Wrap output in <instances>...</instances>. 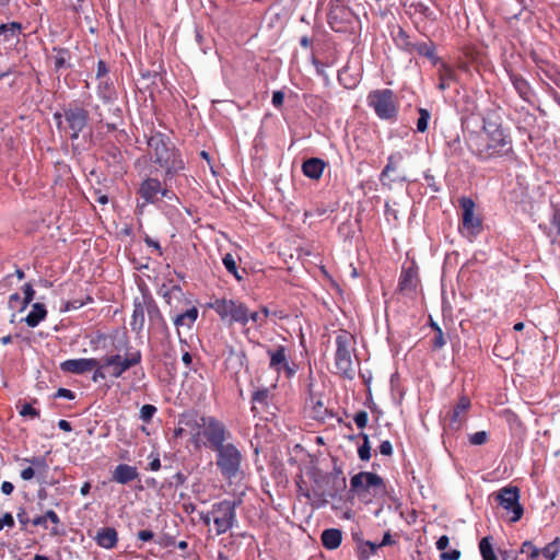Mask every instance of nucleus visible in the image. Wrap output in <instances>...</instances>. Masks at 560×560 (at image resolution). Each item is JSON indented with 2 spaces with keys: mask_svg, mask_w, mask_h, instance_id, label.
I'll return each mask as SVG.
<instances>
[{
  "mask_svg": "<svg viewBox=\"0 0 560 560\" xmlns=\"http://www.w3.org/2000/svg\"><path fill=\"white\" fill-rule=\"evenodd\" d=\"M22 290L24 296L22 301V306L19 307V312H23L24 310H26V307L31 304L35 296V290L33 289V285L31 283H25L22 287Z\"/></svg>",
  "mask_w": 560,
  "mask_h": 560,
  "instance_id": "nucleus-36",
  "label": "nucleus"
},
{
  "mask_svg": "<svg viewBox=\"0 0 560 560\" xmlns=\"http://www.w3.org/2000/svg\"><path fill=\"white\" fill-rule=\"evenodd\" d=\"M269 397H270V392L268 388H260V389H257L256 392H254L253 397H252V401H253L254 406L252 407V410L254 412L256 411L255 404H258L261 406H267L269 402Z\"/></svg>",
  "mask_w": 560,
  "mask_h": 560,
  "instance_id": "nucleus-34",
  "label": "nucleus"
},
{
  "mask_svg": "<svg viewBox=\"0 0 560 560\" xmlns=\"http://www.w3.org/2000/svg\"><path fill=\"white\" fill-rule=\"evenodd\" d=\"M402 160V154L400 152L393 153L387 159V164L382 171V176H386L389 172L396 170V165Z\"/></svg>",
  "mask_w": 560,
  "mask_h": 560,
  "instance_id": "nucleus-38",
  "label": "nucleus"
},
{
  "mask_svg": "<svg viewBox=\"0 0 560 560\" xmlns=\"http://www.w3.org/2000/svg\"><path fill=\"white\" fill-rule=\"evenodd\" d=\"M492 536H486L479 541V552L482 560H498V557L493 549Z\"/></svg>",
  "mask_w": 560,
  "mask_h": 560,
  "instance_id": "nucleus-29",
  "label": "nucleus"
},
{
  "mask_svg": "<svg viewBox=\"0 0 560 560\" xmlns=\"http://www.w3.org/2000/svg\"><path fill=\"white\" fill-rule=\"evenodd\" d=\"M417 52L419 56L428 58L433 66L440 62V58L436 55V47L432 40L417 42L412 44L411 54Z\"/></svg>",
  "mask_w": 560,
  "mask_h": 560,
  "instance_id": "nucleus-22",
  "label": "nucleus"
},
{
  "mask_svg": "<svg viewBox=\"0 0 560 560\" xmlns=\"http://www.w3.org/2000/svg\"><path fill=\"white\" fill-rule=\"evenodd\" d=\"M240 502L222 500L211 508L212 522L214 524L217 535L225 534L237 522L236 508Z\"/></svg>",
  "mask_w": 560,
  "mask_h": 560,
  "instance_id": "nucleus-8",
  "label": "nucleus"
},
{
  "mask_svg": "<svg viewBox=\"0 0 560 560\" xmlns=\"http://www.w3.org/2000/svg\"><path fill=\"white\" fill-rule=\"evenodd\" d=\"M208 307L213 310L222 322H228L230 325L246 326L248 324V307L238 300L215 299L208 303Z\"/></svg>",
  "mask_w": 560,
  "mask_h": 560,
  "instance_id": "nucleus-5",
  "label": "nucleus"
},
{
  "mask_svg": "<svg viewBox=\"0 0 560 560\" xmlns=\"http://www.w3.org/2000/svg\"><path fill=\"white\" fill-rule=\"evenodd\" d=\"M488 441V433L486 431H478L469 435V442L472 445H482Z\"/></svg>",
  "mask_w": 560,
  "mask_h": 560,
  "instance_id": "nucleus-48",
  "label": "nucleus"
},
{
  "mask_svg": "<svg viewBox=\"0 0 560 560\" xmlns=\"http://www.w3.org/2000/svg\"><path fill=\"white\" fill-rule=\"evenodd\" d=\"M23 462L28 463L31 467H34L35 471L42 474L48 470V464L44 456H33L24 458Z\"/></svg>",
  "mask_w": 560,
  "mask_h": 560,
  "instance_id": "nucleus-35",
  "label": "nucleus"
},
{
  "mask_svg": "<svg viewBox=\"0 0 560 560\" xmlns=\"http://www.w3.org/2000/svg\"><path fill=\"white\" fill-rule=\"evenodd\" d=\"M326 163L319 158H311L303 162L302 172L311 179H319L324 173Z\"/></svg>",
  "mask_w": 560,
  "mask_h": 560,
  "instance_id": "nucleus-21",
  "label": "nucleus"
},
{
  "mask_svg": "<svg viewBox=\"0 0 560 560\" xmlns=\"http://www.w3.org/2000/svg\"><path fill=\"white\" fill-rule=\"evenodd\" d=\"M438 75H439V84L438 89L441 91H445L450 88V83L455 80V71L452 67L441 61L436 65Z\"/></svg>",
  "mask_w": 560,
  "mask_h": 560,
  "instance_id": "nucleus-25",
  "label": "nucleus"
},
{
  "mask_svg": "<svg viewBox=\"0 0 560 560\" xmlns=\"http://www.w3.org/2000/svg\"><path fill=\"white\" fill-rule=\"evenodd\" d=\"M96 544L105 549H113L118 541L117 530L113 527L101 528L95 536Z\"/></svg>",
  "mask_w": 560,
  "mask_h": 560,
  "instance_id": "nucleus-23",
  "label": "nucleus"
},
{
  "mask_svg": "<svg viewBox=\"0 0 560 560\" xmlns=\"http://www.w3.org/2000/svg\"><path fill=\"white\" fill-rule=\"evenodd\" d=\"M378 451L384 456H390L393 454V445L389 441H383L380 446Z\"/></svg>",
  "mask_w": 560,
  "mask_h": 560,
  "instance_id": "nucleus-58",
  "label": "nucleus"
},
{
  "mask_svg": "<svg viewBox=\"0 0 560 560\" xmlns=\"http://www.w3.org/2000/svg\"><path fill=\"white\" fill-rule=\"evenodd\" d=\"M20 415L32 419L39 418V410L35 409L31 404L25 402L21 406Z\"/></svg>",
  "mask_w": 560,
  "mask_h": 560,
  "instance_id": "nucleus-47",
  "label": "nucleus"
},
{
  "mask_svg": "<svg viewBox=\"0 0 560 560\" xmlns=\"http://www.w3.org/2000/svg\"><path fill=\"white\" fill-rule=\"evenodd\" d=\"M222 262H223L225 269L230 273H232L237 280L242 279V277L240 276L238 270H237L236 260L232 254H225L222 259Z\"/></svg>",
  "mask_w": 560,
  "mask_h": 560,
  "instance_id": "nucleus-37",
  "label": "nucleus"
},
{
  "mask_svg": "<svg viewBox=\"0 0 560 560\" xmlns=\"http://www.w3.org/2000/svg\"><path fill=\"white\" fill-rule=\"evenodd\" d=\"M418 283L419 278L417 268L413 266L402 268L398 282L399 291L404 293L413 292L416 291Z\"/></svg>",
  "mask_w": 560,
  "mask_h": 560,
  "instance_id": "nucleus-19",
  "label": "nucleus"
},
{
  "mask_svg": "<svg viewBox=\"0 0 560 560\" xmlns=\"http://www.w3.org/2000/svg\"><path fill=\"white\" fill-rule=\"evenodd\" d=\"M468 150L481 162L505 159L513 155L511 135L498 119L485 117L482 127L467 140Z\"/></svg>",
  "mask_w": 560,
  "mask_h": 560,
  "instance_id": "nucleus-1",
  "label": "nucleus"
},
{
  "mask_svg": "<svg viewBox=\"0 0 560 560\" xmlns=\"http://www.w3.org/2000/svg\"><path fill=\"white\" fill-rule=\"evenodd\" d=\"M47 317V310L43 303H34L31 312L24 318L26 325L31 328H35Z\"/></svg>",
  "mask_w": 560,
  "mask_h": 560,
  "instance_id": "nucleus-24",
  "label": "nucleus"
},
{
  "mask_svg": "<svg viewBox=\"0 0 560 560\" xmlns=\"http://www.w3.org/2000/svg\"><path fill=\"white\" fill-rule=\"evenodd\" d=\"M138 477L139 472L137 467L128 464L117 465L112 472V480L120 485H127L138 479Z\"/></svg>",
  "mask_w": 560,
  "mask_h": 560,
  "instance_id": "nucleus-20",
  "label": "nucleus"
},
{
  "mask_svg": "<svg viewBox=\"0 0 560 560\" xmlns=\"http://www.w3.org/2000/svg\"><path fill=\"white\" fill-rule=\"evenodd\" d=\"M520 489L516 486H506L501 488L494 494L498 504L508 513L511 514L510 522L515 523L523 516L524 509L520 503Z\"/></svg>",
  "mask_w": 560,
  "mask_h": 560,
  "instance_id": "nucleus-9",
  "label": "nucleus"
},
{
  "mask_svg": "<svg viewBox=\"0 0 560 560\" xmlns=\"http://www.w3.org/2000/svg\"><path fill=\"white\" fill-rule=\"evenodd\" d=\"M1 491L5 495L12 494V492L14 491V485L10 481H3L1 483Z\"/></svg>",
  "mask_w": 560,
  "mask_h": 560,
  "instance_id": "nucleus-64",
  "label": "nucleus"
},
{
  "mask_svg": "<svg viewBox=\"0 0 560 560\" xmlns=\"http://www.w3.org/2000/svg\"><path fill=\"white\" fill-rule=\"evenodd\" d=\"M269 357V369L278 375L284 374L288 378L294 376L296 369L290 364L289 351L284 345H278L275 348L267 349Z\"/></svg>",
  "mask_w": 560,
  "mask_h": 560,
  "instance_id": "nucleus-13",
  "label": "nucleus"
},
{
  "mask_svg": "<svg viewBox=\"0 0 560 560\" xmlns=\"http://www.w3.org/2000/svg\"><path fill=\"white\" fill-rule=\"evenodd\" d=\"M284 102V93L282 91H275L272 94L271 103L276 108H280Z\"/></svg>",
  "mask_w": 560,
  "mask_h": 560,
  "instance_id": "nucleus-55",
  "label": "nucleus"
},
{
  "mask_svg": "<svg viewBox=\"0 0 560 560\" xmlns=\"http://www.w3.org/2000/svg\"><path fill=\"white\" fill-rule=\"evenodd\" d=\"M97 364L98 360L95 358L69 359L61 362L60 369L65 373L82 375L91 372Z\"/></svg>",
  "mask_w": 560,
  "mask_h": 560,
  "instance_id": "nucleus-17",
  "label": "nucleus"
},
{
  "mask_svg": "<svg viewBox=\"0 0 560 560\" xmlns=\"http://www.w3.org/2000/svg\"><path fill=\"white\" fill-rule=\"evenodd\" d=\"M161 198L167 199L170 201H178L176 194L172 189H168L166 187V182H164V185H163V188H162V191L160 195V199Z\"/></svg>",
  "mask_w": 560,
  "mask_h": 560,
  "instance_id": "nucleus-53",
  "label": "nucleus"
},
{
  "mask_svg": "<svg viewBox=\"0 0 560 560\" xmlns=\"http://www.w3.org/2000/svg\"><path fill=\"white\" fill-rule=\"evenodd\" d=\"M97 95L104 102H110L115 97V89L109 80H103L97 85Z\"/></svg>",
  "mask_w": 560,
  "mask_h": 560,
  "instance_id": "nucleus-30",
  "label": "nucleus"
},
{
  "mask_svg": "<svg viewBox=\"0 0 560 560\" xmlns=\"http://www.w3.org/2000/svg\"><path fill=\"white\" fill-rule=\"evenodd\" d=\"M142 354L140 350L129 352L126 357L120 354L106 355L103 361L105 368H107V374L109 377L119 378L132 366L140 364Z\"/></svg>",
  "mask_w": 560,
  "mask_h": 560,
  "instance_id": "nucleus-11",
  "label": "nucleus"
},
{
  "mask_svg": "<svg viewBox=\"0 0 560 560\" xmlns=\"http://www.w3.org/2000/svg\"><path fill=\"white\" fill-rule=\"evenodd\" d=\"M433 348L441 349L445 346V339L441 327H436L435 337L433 339Z\"/></svg>",
  "mask_w": 560,
  "mask_h": 560,
  "instance_id": "nucleus-52",
  "label": "nucleus"
},
{
  "mask_svg": "<svg viewBox=\"0 0 560 560\" xmlns=\"http://www.w3.org/2000/svg\"><path fill=\"white\" fill-rule=\"evenodd\" d=\"M510 80H511L513 86L515 88V90L517 91L518 95L523 100H529V97L532 95V90H530L529 83L523 77L515 74V73L510 74Z\"/></svg>",
  "mask_w": 560,
  "mask_h": 560,
  "instance_id": "nucleus-28",
  "label": "nucleus"
},
{
  "mask_svg": "<svg viewBox=\"0 0 560 560\" xmlns=\"http://www.w3.org/2000/svg\"><path fill=\"white\" fill-rule=\"evenodd\" d=\"M460 557V552L457 549H452L448 551H443L440 555L441 560H458Z\"/></svg>",
  "mask_w": 560,
  "mask_h": 560,
  "instance_id": "nucleus-54",
  "label": "nucleus"
},
{
  "mask_svg": "<svg viewBox=\"0 0 560 560\" xmlns=\"http://www.w3.org/2000/svg\"><path fill=\"white\" fill-rule=\"evenodd\" d=\"M109 72V69L104 60H98L97 62V71H96V78L103 79L107 75Z\"/></svg>",
  "mask_w": 560,
  "mask_h": 560,
  "instance_id": "nucleus-57",
  "label": "nucleus"
},
{
  "mask_svg": "<svg viewBox=\"0 0 560 560\" xmlns=\"http://www.w3.org/2000/svg\"><path fill=\"white\" fill-rule=\"evenodd\" d=\"M448 544H450L448 537L446 535H443L438 539V541L435 544L436 549L443 552L448 547Z\"/></svg>",
  "mask_w": 560,
  "mask_h": 560,
  "instance_id": "nucleus-63",
  "label": "nucleus"
},
{
  "mask_svg": "<svg viewBox=\"0 0 560 560\" xmlns=\"http://www.w3.org/2000/svg\"><path fill=\"white\" fill-rule=\"evenodd\" d=\"M69 58V52L66 49H58L54 58L56 70H60L66 67Z\"/></svg>",
  "mask_w": 560,
  "mask_h": 560,
  "instance_id": "nucleus-44",
  "label": "nucleus"
},
{
  "mask_svg": "<svg viewBox=\"0 0 560 560\" xmlns=\"http://www.w3.org/2000/svg\"><path fill=\"white\" fill-rule=\"evenodd\" d=\"M145 313H148L150 319L153 317H160V311L152 302L140 301L138 299L133 302V311L130 320V327L132 331L140 334L144 327Z\"/></svg>",
  "mask_w": 560,
  "mask_h": 560,
  "instance_id": "nucleus-14",
  "label": "nucleus"
},
{
  "mask_svg": "<svg viewBox=\"0 0 560 560\" xmlns=\"http://www.w3.org/2000/svg\"><path fill=\"white\" fill-rule=\"evenodd\" d=\"M368 105L383 120L396 118L398 106L395 93L389 89L373 90L366 97Z\"/></svg>",
  "mask_w": 560,
  "mask_h": 560,
  "instance_id": "nucleus-7",
  "label": "nucleus"
},
{
  "mask_svg": "<svg viewBox=\"0 0 560 560\" xmlns=\"http://www.w3.org/2000/svg\"><path fill=\"white\" fill-rule=\"evenodd\" d=\"M521 552L526 553L530 560H535L540 555V549L534 546L530 541H524L521 547Z\"/></svg>",
  "mask_w": 560,
  "mask_h": 560,
  "instance_id": "nucleus-43",
  "label": "nucleus"
},
{
  "mask_svg": "<svg viewBox=\"0 0 560 560\" xmlns=\"http://www.w3.org/2000/svg\"><path fill=\"white\" fill-rule=\"evenodd\" d=\"M471 406L470 399L466 395H462L458 398L457 404L455 405L451 420H450V428L454 431H459L464 423L466 422V413L469 410Z\"/></svg>",
  "mask_w": 560,
  "mask_h": 560,
  "instance_id": "nucleus-18",
  "label": "nucleus"
},
{
  "mask_svg": "<svg viewBox=\"0 0 560 560\" xmlns=\"http://www.w3.org/2000/svg\"><path fill=\"white\" fill-rule=\"evenodd\" d=\"M156 413V407L153 405H143L140 409V419L143 422H150Z\"/></svg>",
  "mask_w": 560,
  "mask_h": 560,
  "instance_id": "nucleus-46",
  "label": "nucleus"
},
{
  "mask_svg": "<svg viewBox=\"0 0 560 560\" xmlns=\"http://www.w3.org/2000/svg\"><path fill=\"white\" fill-rule=\"evenodd\" d=\"M335 342V366L339 374L345 377L352 378L354 373L352 361L354 338L350 332L340 330L336 336Z\"/></svg>",
  "mask_w": 560,
  "mask_h": 560,
  "instance_id": "nucleus-6",
  "label": "nucleus"
},
{
  "mask_svg": "<svg viewBox=\"0 0 560 560\" xmlns=\"http://www.w3.org/2000/svg\"><path fill=\"white\" fill-rule=\"evenodd\" d=\"M252 320L256 323L258 326L264 325L266 322L261 317V313L259 312H249L248 311V322Z\"/></svg>",
  "mask_w": 560,
  "mask_h": 560,
  "instance_id": "nucleus-61",
  "label": "nucleus"
},
{
  "mask_svg": "<svg viewBox=\"0 0 560 560\" xmlns=\"http://www.w3.org/2000/svg\"><path fill=\"white\" fill-rule=\"evenodd\" d=\"M363 443L358 448V455L362 460H369L371 458V446L368 434H362Z\"/></svg>",
  "mask_w": 560,
  "mask_h": 560,
  "instance_id": "nucleus-42",
  "label": "nucleus"
},
{
  "mask_svg": "<svg viewBox=\"0 0 560 560\" xmlns=\"http://www.w3.org/2000/svg\"><path fill=\"white\" fill-rule=\"evenodd\" d=\"M62 117H65L67 126L70 130V138L72 140H77L88 124V110L82 107H71L66 109L63 115L60 113H55L54 119L59 129L62 128Z\"/></svg>",
  "mask_w": 560,
  "mask_h": 560,
  "instance_id": "nucleus-10",
  "label": "nucleus"
},
{
  "mask_svg": "<svg viewBox=\"0 0 560 560\" xmlns=\"http://www.w3.org/2000/svg\"><path fill=\"white\" fill-rule=\"evenodd\" d=\"M55 398H66L72 400L75 398V394L68 388H59L55 394Z\"/></svg>",
  "mask_w": 560,
  "mask_h": 560,
  "instance_id": "nucleus-56",
  "label": "nucleus"
},
{
  "mask_svg": "<svg viewBox=\"0 0 560 560\" xmlns=\"http://www.w3.org/2000/svg\"><path fill=\"white\" fill-rule=\"evenodd\" d=\"M394 42L399 49L411 54V47L415 43L411 42L409 35L402 28L397 31L394 36Z\"/></svg>",
  "mask_w": 560,
  "mask_h": 560,
  "instance_id": "nucleus-31",
  "label": "nucleus"
},
{
  "mask_svg": "<svg viewBox=\"0 0 560 560\" xmlns=\"http://www.w3.org/2000/svg\"><path fill=\"white\" fill-rule=\"evenodd\" d=\"M323 546L328 550L337 549L342 540V533L337 528H328L320 536Z\"/></svg>",
  "mask_w": 560,
  "mask_h": 560,
  "instance_id": "nucleus-26",
  "label": "nucleus"
},
{
  "mask_svg": "<svg viewBox=\"0 0 560 560\" xmlns=\"http://www.w3.org/2000/svg\"><path fill=\"white\" fill-rule=\"evenodd\" d=\"M213 451L217 453L215 464L222 477L232 482L241 474L243 462L241 451L232 443H223Z\"/></svg>",
  "mask_w": 560,
  "mask_h": 560,
  "instance_id": "nucleus-4",
  "label": "nucleus"
},
{
  "mask_svg": "<svg viewBox=\"0 0 560 560\" xmlns=\"http://www.w3.org/2000/svg\"><path fill=\"white\" fill-rule=\"evenodd\" d=\"M350 487L352 491L363 493L370 489H382L384 487V481L382 477L374 472L362 471L352 476L350 479Z\"/></svg>",
  "mask_w": 560,
  "mask_h": 560,
  "instance_id": "nucleus-15",
  "label": "nucleus"
},
{
  "mask_svg": "<svg viewBox=\"0 0 560 560\" xmlns=\"http://www.w3.org/2000/svg\"><path fill=\"white\" fill-rule=\"evenodd\" d=\"M353 421L359 429H364L369 421V415L366 411L361 410L353 417Z\"/></svg>",
  "mask_w": 560,
  "mask_h": 560,
  "instance_id": "nucleus-49",
  "label": "nucleus"
},
{
  "mask_svg": "<svg viewBox=\"0 0 560 560\" xmlns=\"http://www.w3.org/2000/svg\"><path fill=\"white\" fill-rule=\"evenodd\" d=\"M430 117H431V115H430L429 110H427L424 108L419 109V117L417 120V130L419 132L427 131Z\"/></svg>",
  "mask_w": 560,
  "mask_h": 560,
  "instance_id": "nucleus-39",
  "label": "nucleus"
},
{
  "mask_svg": "<svg viewBox=\"0 0 560 560\" xmlns=\"http://www.w3.org/2000/svg\"><path fill=\"white\" fill-rule=\"evenodd\" d=\"M35 475H36V471L34 469V467H31V466L22 469L20 472L21 478L25 481L33 479L35 477Z\"/></svg>",
  "mask_w": 560,
  "mask_h": 560,
  "instance_id": "nucleus-59",
  "label": "nucleus"
},
{
  "mask_svg": "<svg viewBox=\"0 0 560 560\" xmlns=\"http://www.w3.org/2000/svg\"><path fill=\"white\" fill-rule=\"evenodd\" d=\"M460 207L463 210V229L471 235L480 232L481 221L475 215V203L469 198L460 199Z\"/></svg>",
  "mask_w": 560,
  "mask_h": 560,
  "instance_id": "nucleus-16",
  "label": "nucleus"
},
{
  "mask_svg": "<svg viewBox=\"0 0 560 560\" xmlns=\"http://www.w3.org/2000/svg\"><path fill=\"white\" fill-rule=\"evenodd\" d=\"M147 144L149 160L164 172V182L185 170L180 151L166 135L154 132L148 138Z\"/></svg>",
  "mask_w": 560,
  "mask_h": 560,
  "instance_id": "nucleus-3",
  "label": "nucleus"
},
{
  "mask_svg": "<svg viewBox=\"0 0 560 560\" xmlns=\"http://www.w3.org/2000/svg\"><path fill=\"white\" fill-rule=\"evenodd\" d=\"M551 226L556 230L557 235H560V206L553 208Z\"/></svg>",
  "mask_w": 560,
  "mask_h": 560,
  "instance_id": "nucleus-50",
  "label": "nucleus"
},
{
  "mask_svg": "<svg viewBox=\"0 0 560 560\" xmlns=\"http://www.w3.org/2000/svg\"><path fill=\"white\" fill-rule=\"evenodd\" d=\"M164 183L155 177H147L144 178L137 190L140 199L142 201H138L137 210L142 213L143 209L148 205H158L160 202V195L162 191Z\"/></svg>",
  "mask_w": 560,
  "mask_h": 560,
  "instance_id": "nucleus-12",
  "label": "nucleus"
},
{
  "mask_svg": "<svg viewBox=\"0 0 560 560\" xmlns=\"http://www.w3.org/2000/svg\"><path fill=\"white\" fill-rule=\"evenodd\" d=\"M92 371H93L92 381L94 383L103 381L108 376L107 368H105V363L103 360L102 361L98 360L97 366H95Z\"/></svg>",
  "mask_w": 560,
  "mask_h": 560,
  "instance_id": "nucleus-41",
  "label": "nucleus"
},
{
  "mask_svg": "<svg viewBox=\"0 0 560 560\" xmlns=\"http://www.w3.org/2000/svg\"><path fill=\"white\" fill-rule=\"evenodd\" d=\"M0 524H2V528L4 526L13 527L14 518L11 513H4L2 517H0Z\"/></svg>",
  "mask_w": 560,
  "mask_h": 560,
  "instance_id": "nucleus-62",
  "label": "nucleus"
},
{
  "mask_svg": "<svg viewBox=\"0 0 560 560\" xmlns=\"http://www.w3.org/2000/svg\"><path fill=\"white\" fill-rule=\"evenodd\" d=\"M378 544H375L373 541L366 540L363 541L360 546V552L363 558H370L371 556L375 555L378 549Z\"/></svg>",
  "mask_w": 560,
  "mask_h": 560,
  "instance_id": "nucleus-40",
  "label": "nucleus"
},
{
  "mask_svg": "<svg viewBox=\"0 0 560 560\" xmlns=\"http://www.w3.org/2000/svg\"><path fill=\"white\" fill-rule=\"evenodd\" d=\"M560 552V538L556 537L551 542L545 546L540 553L546 560H555Z\"/></svg>",
  "mask_w": 560,
  "mask_h": 560,
  "instance_id": "nucleus-33",
  "label": "nucleus"
},
{
  "mask_svg": "<svg viewBox=\"0 0 560 560\" xmlns=\"http://www.w3.org/2000/svg\"><path fill=\"white\" fill-rule=\"evenodd\" d=\"M22 32V24L19 22H11L8 24L0 25V35H3L5 39L18 38Z\"/></svg>",
  "mask_w": 560,
  "mask_h": 560,
  "instance_id": "nucleus-32",
  "label": "nucleus"
},
{
  "mask_svg": "<svg viewBox=\"0 0 560 560\" xmlns=\"http://www.w3.org/2000/svg\"><path fill=\"white\" fill-rule=\"evenodd\" d=\"M93 299L90 295H86L85 299H74L68 301L65 306V311L78 310L88 303H91Z\"/></svg>",
  "mask_w": 560,
  "mask_h": 560,
  "instance_id": "nucleus-45",
  "label": "nucleus"
},
{
  "mask_svg": "<svg viewBox=\"0 0 560 560\" xmlns=\"http://www.w3.org/2000/svg\"><path fill=\"white\" fill-rule=\"evenodd\" d=\"M198 314H199L198 308L192 306L189 310H187L186 312L178 314L174 318V325L176 326L177 329L179 327L191 328L198 318Z\"/></svg>",
  "mask_w": 560,
  "mask_h": 560,
  "instance_id": "nucleus-27",
  "label": "nucleus"
},
{
  "mask_svg": "<svg viewBox=\"0 0 560 560\" xmlns=\"http://www.w3.org/2000/svg\"><path fill=\"white\" fill-rule=\"evenodd\" d=\"M22 301L23 298L19 293H13L9 296L8 305L11 310L19 311V307L22 306Z\"/></svg>",
  "mask_w": 560,
  "mask_h": 560,
  "instance_id": "nucleus-51",
  "label": "nucleus"
},
{
  "mask_svg": "<svg viewBox=\"0 0 560 560\" xmlns=\"http://www.w3.org/2000/svg\"><path fill=\"white\" fill-rule=\"evenodd\" d=\"M182 289L178 285H173L168 291L163 293V298L167 301V303H171V298L173 295H180Z\"/></svg>",
  "mask_w": 560,
  "mask_h": 560,
  "instance_id": "nucleus-60",
  "label": "nucleus"
},
{
  "mask_svg": "<svg viewBox=\"0 0 560 560\" xmlns=\"http://www.w3.org/2000/svg\"><path fill=\"white\" fill-rule=\"evenodd\" d=\"M179 424L188 429L196 447L205 445L215 450L230 438L225 424L213 416L186 413L180 417Z\"/></svg>",
  "mask_w": 560,
  "mask_h": 560,
  "instance_id": "nucleus-2",
  "label": "nucleus"
}]
</instances>
